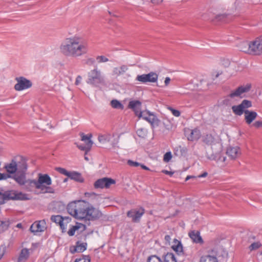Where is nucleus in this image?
<instances>
[{
	"mask_svg": "<svg viewBox=\"0 0 262 262\" xmlns=\"http://www.w3.org/2000/svg\"><path fill=\"white\" fill-rule=\"evenodd\" d=\"M68 213L74 218L87 221H95L100 218L102 214L88 202L83 200L70 203L67 206Z\"/></svg>",
	"mask_w": 262,
	"mask_h": 262,
	"instance_id": "f257e3e1",
	"label": "nucleus"
},
{
	"mask_svg": "<svg viewBox=\"0 0 262 262\" xmlns=\"http://www.w3.org/2000/svg\"><path fill=\"white\" fill-rule=\"evenodd\" d=\"M89 50L88 41L77 35L66 38L60 46L61 53L68 57H79L86 54Z\"/></svg>",
	"mask_w": 262,
	"mask_h": 262,
	"instance_id": "f03ea898",
	"label": "nucleus"
},
{
	"mask_svg": "<svg viewBox=\"0 0 262 262\" xmlns=\"http://www.w3.org/2000/svg\"><path fill=\"white\" fill-rule=\"evenodd\" d=\"M36 188L44 193H54L55 190L51 187L52 179L48 174L39 173L36 180Z\"/></svg>",
	"mask_w": 262,
	"mask_h": 262,
	"instance_id": "7ed1b4c3",
	"label": "nucleus"
},
{
	"mask_svg": "<svg viewBox=\"0 0 262 262\" xmlns=\"http://www.w3.org/2000/svg\"><path fill=\"white\" fill-rule=\"evenodd\" d=\"M29 199L28 194L14 190H8L4 192H0V204L10 200H28Z\"/></svg>",
	"mask_w": 262,
	"mask_h": 262,
	"instance_id": "20e7f679",
	"label": "nucleus"
},
{
	"mask_svg": "<svg viewBox=\"0 0 262 262\" xmlns=\"http://www.w3.org/2000/svg\"><path fill=\"white\" fill-rule=\"evenodd\" d=\"M103 82L104 78L101 72L97 68L94 69L88 73L87 83L97 86Z\"/></svg>",
	"mask_w": 262,
	"mask_h": 262,
	"instance_id": "39448f33",
	"label": "nucleus"
},
{
	"mask_svg": "<svg viewBox=\"0 0 262 262\" xmlns=\"http://www.w3.org/2000/svg\"><path fill=\"white\" fill-rule=\"evenodd\" d=\"M158 75L155 72H150L146 74L138 75L136 80L143 83L147 82L154 83L157 81Z\"/></svg>",
	"mask_w": 262,
	"mask_h": 262,
	"instance_id": "423d86ee",
	"label": "nucleus"
},
{
	"mask_svg": "<svg viewBox=\"0 0 262 262\" xmlns=\"http://www.w3.org/2000/svg\"><path fill=\"white\" fill-rule=\"evenodd\" d=\"M17 83L14 85V89L16 91H21L32 86V82L30 80L24 77L16 78Z\"/></svg>",
	"mask_w": 262,
	"mask_h": 262,
	"instance_id": "0eeeda50",
	"label": "nucleus"
},
{
	"mask_svg": "<svg viewBox=\"0 0 262 262\" xmlns=\"http://www.w3.org/2000/svg\"><path fill=\"white\" fill-rule=\"evenodd\" d=\"M252 106V103L250 101L244 100L242 102L237 105H233L232 106V110L234 114L238 116H241L246 108L250 107Z\"/></svg>",
	"mask_w": 262,
	"mask_h": 262,
	"instance_id": "6e6552de",
	"label": "nucleus"
},
{
	"mask_svg": "<svg viewBox=\"0 0 262 262\" xmlns=\"http://www.w3.org/2000/svg\"><path fill=\"white\" fill-rule=\"evenodd\" d=\"M80 135L81 137V141L88 140V143H86V145L79 144L78 143H76V144L79 149L84 151L85 154H86L90 150L93 143L91 140L92 136L91 134L85 135L83 133H80Z\"/></svg>",
	"mask_w": 262,
	"mask_h": 262,
	"instance_id": "1a4fd4ad",
	"label": "nucleus"
},
{
	"mask_svg": "<svg viewBox=\"0 0 262 262\" xmlns=\"http://www.w3.org/2000/svg\"><path fill=\"white\" fill-rule=\"evenodd\" d=\"M115 183V181L108 178H103L97 180L94 184L96 189L108 188L110 186Z\"/></svg>",
	"mask_w": 262,
	"mask_h": 262,
	"instance_id": "9d476101",
	"label": "nucleus"
},
{
	"mask_svg": "<svg viewBox=\"0 0 262 262\" xmlns=\"http://www.w3.org/2000/svg\"><path fill=\"white\" fill-rule=\"evenodd\" d=\"M98 139L101 144L110 143L113 147H116L118 143V139H114V135L110 134L100 135Z\"/></svg>",
	"mask_w": 262,
	"mask_h": 262,
	"instance_id": "9b49d317",
	"label": "nucleus"
},
{
	"mask_svg": "<svg viewBox=\"0 0 262 262\" xmlns=\"http://www.w3.org/2000/svg\"><path fill=\"white\" fill-rule=\"evenodd\" d=\"M251 54L260 55L262 54V37H257L251 41Z\"/></svg>",
	"mask_w": 262,
	"mask_h": 262,
	"instance_id": "f8f14e48",
	"label": "nucleus"
},
{
	"mask_svg": "<svg viewBox=\"0 0 262 262\" xmlns=\"http://www.w3.org/2000/svg\"><path fill=\"white\" fill-rule=\"evenodd\" d=\"M145 212L144 209L140 208L139 209H133L128 211L127 213L128 217L132 219L133 222L137 223L140 221L142 216Z\"/></svg>",
	"mask_w": 262,
	"mask_h": 262,
	"instance_id": "ddd939ff",
	"label": "nucleus"
},
{
	"mask_svg": "<svg viewBox=\"0 0 262 262\" xmlns=\"http://www.w3.org/2000/svg\"><path fill=\"white\" fill-rule=\"evenodd\" d=\"M128 69V66L126 64H121L118 67H114L112 70V75L118 77L125 74Z\"/></svg>",
	"mask_w": 262,
	"mask_h": 262,
	"instance_id": "4468645a",
	"label": "nucleus"
},
{
	"mask_svg": "<svg viewBox=\"0 0 262 262\" xmlns=\"http://www.w3.org/2000/svg\"><path fill=\"white\" fill-rule=\"evenodd\" d=\"M187 138L189 141H197L201 137V134L199 129L194 128L193 129H189L186 132Z\"/></svg>",
	"mask_w": 262,
	"mask_h": 262,
	"instance_id": "2eb2a0df",
	"label": "nucleus"
},
{
	"mask_svg": "<svg viewBox=\"0 0 262 262\" xmlns=\"http://www.w3.org/2000/svg\"><path fill=\"white\" fill-rule=\"evenodd\" d=\"M86 229V226L82 223H76L75 225L72 226L68 231L69 236H73L75 232L81 233Z\"/></svg>",
	"mask_w": 262,
	"mask_h": 262,
	"instance_id": "dca6fc26",
	"label": "nucleus"
},
{
	"mask_svg": "<svg viewBox=\"0 0 262 262\" xmlns=\"http://www.w3.org/2000/svg\"><path fill=\"white\" fill-rule=\"evenodd\" d=\"M46 222L44 220L34 222L30 227V230L32 232L36 233L44 231Z\"/></svg>",
	"mask_w": 262,
	"mask_h": 262,
	"instance_id": "f3484780",
	"label": "nucleus"
},
{
	"mask_svg": "<svg viewBox=\"0 0 262 262\" xmlns=\"http://www.w3.org/2000/svg\"><path fill=\"white\" fill-rule=\"evenodd\" d=\"M257 116V113L254 111L245 110L244 116L246 123L248 125L250 124L256 118Z\"/></svg>",
	"mask_w": 262,
	"mask_h": 262,
	"instance_id": "a211bd4d",
	"label": "nucleus"
},
{
	"mask_svg": "<svg viewBox=\"0 0 262 262\" xmlns=\"http://www.w3.org/2000/svg\"><path fill=\"white\" fill-rule=\"evenodd\" d=\"M237 47L241 51L244 52L249 54H251V41H241L238 43Z\"/></svg>",
	"mask_w": 262,
	"mask_h": 262,
	"instance_id": "6ab92c4d",
	"label": "nucleus"
},
{
	"mask_svg": "<svg viewBox=\"0 0 262 262\" xmlns=\"http://www.w3.org/2000/svg\"><path fill=\"white\" fill-rule=\"evenodd\" d=\"M226 154L231 159H235L240 155V149L237 146L229 147L227 149Z\"/></svg>",
	"mask_w": 262,
	"mask_h": 262,
	"instance_id": "aec40b11",
	"label": "nucleus"
},
{
	"mask_svg": "<svg viewBox=\"0 0 262 262\" xmlns=\"http://www.w3.org/2000/svg\"><path fill=\"white\" fill-rule=\"evenodd\" d=\"M189 236L193 243L202 244L203 240L200 235V232L198 231L193 230L189 233Z\"/></svg>",
	"mask_w": 262,
	"mask_h": 262,
	"instance_id": "412c9836",
	"label": "nucleus"
},
{
	"mask_svg": "<svg viewBox=\"0 0 262 262\" xmlns=\"http://www.w3.org/2000/svg\"><path fill=\"white\" fill-rule=\"evenodd\" d=\"M51 220L52 222L59 225L62 232L66 231L67 227L64 223V219L61 215H52L51 217Z\"/></svg>",
	"mask_w": 262,
	"mask_h": 262,
	"instance_id": "4be33fe9",
	"label": "nucleus"
},
{
	"mask_svg": "<svg viewBox=\"0 0 262 262\" xmlns=\"http://www.w3.org/2000/svg\"><path fill=\"white\" fill-rule=\"evenodd\" d=\"M17 163V172L25 173L27 169V165L26 160L20 157L18 161L16 162Z\"/></svg>",
	"mask_w": 262,
	"mask_h": 262,
	"instance_id": "5701e85b",
	"label": "nucleus"
},
{
	"mask_svg": "<svg viewBox=\"0 0 262 262\" xmlns=\"http://www.w3.org/2000/svg\"><path fill=\"white\" fill-rule=\"evenodd\" d=\"M249 90V88H246L244 86H240L236 89L234 91L232 92L229 95L231 98H234L235 97H240L241 95L244 93L247 92Z\"/></svg>",
	"mask_w": 262,
	"mask_h": 262,
	"instance_id": "b1692460",
	"label": "nucleus"
},
{
	"mask_svg": "<svg viewBox=\"0 0 262 262\" xmlns=\"http://www.w3.org/2000/svg\"><path fill=\"white\" fill-rule=\"evenodd\" d=\"M13 179L20 185H24L26 183L25 173L17 172L14 176Z\"/></svg>",
	"mask_w": 262,
	"mask_h": 262,
	"instance_id": "393cba45",
	"label": "nucleus"
},
{
	"mask_svg": "<svg viewBox=\"0 0 262 262\" xmlns=\"http://www.w3.org/2000/svg\"><path fill=\"white\" fill-rule=\"evenodd\" d=\"M209 159L215 160L217 163L221 164L225 162L226 158L221 152H219L211 155Z\"/></svg>",
	"mask_w": 262,
	"mask_h": 262,
	"instance_id": "a878e982",
	"label": "nucleus"
},
{
	"mask_svg": "<svg viewBox=\"0 0 262 262\" xmlns=\"http://www.w3.org/2000/svg\"><path fill=\"white\" fill-rule=\"evenodd\" d=\"M146 121L150 123L151 125L153 127L158 126L160 122V120L158 119L157 117L152 113L149 115V116H148Z\"/></svg>",
	"mask_w": 262,
	"mask_h": 262,
	"instance_id": "bb28decb",
	"label": "nucleus"
},
{
	"mask_svg": "<svg viewBox=\"0 0 262 262\" xmlns=\"http://www.w3.org/2000/svg\"><path fill=\"white\" fill-rule=\"evenodd\" d=\"M29 249L27 248H23L19 254L18 258V262L26 261L29 256Z\"/></svg>",
	"mask_w": 262,
	"mask_h": 262,
	"instance_id": "cd10ccee",
	"label": "nucleus"
},
{
	"mask_svg": "<svg viewBox=\"0 0 262 262\" xmlns=\"http://www.w3.org/2000/svg\"><path fill=\"white\" fill-rule=\"evenodd\" d=\"M68 178L78 182H83V178L81 174L76 171H70Z\"/></svg>",
	"mask_w": 262,
	"mask_h": 262,
	"instance_id": "c85d7f7f",
	"label": "nucleus"
},
{
	"mask_svg": "<svg viewBox=\"0 0 262 262\" xmlns=\"http://www.w3.org/2000/svg\"><path fill=\"white\" fill-rule=\"evenodd\" d=\"M7 171L10 173H13L17 171L16 161L12 160V162L5 166Z\"/></svg>",
	"mask_w": 262,
	"mask_h": 262,
	"instance_id": "c756f323",
	"label": "nucleus"
},
{
	"mask_svg": "<svg viewBox=\"0 0 262 262\" xmlns=\"http://www.w3.org/2000/svg\"><path fill=\"white\" fill-rule=\"evenodd\" d=\"M174 244L172 246V249L178 254L183 253V247L180 242L177 239H174Z\"/></svg>",
	"mask_w": 262,
	"mask_h": 262,
	"instance_id": "7c9ffc66",
	"label": "nucleus"
},
{
	"mask_svg": "<svg viewBox=\"0 0 262 262\" xmlns=\"http://www.w3.org/2000/svg\"><path fill=\"white\" fill-rule=\"evenodd\" d=\"M163 262H177L174 255L172 253H167L162 257Z\"/></svg>",
	"mask_w": 262,
	"mask_h": 262,
	"instance_id": "2f4dec72",
	"label": "nucleus"
},
{
	"mask_svg": "<svg viewBox=\"0 0 262 262\" xmlns=\"http://www.w3.org/2000/svg\"><path fill=\"white\" fill-rule=\"evenodd\" d=\"M86 243H81L79 242H77L76 246L74 248V250L72 251V252H82L86 249Z\"/></svg>",
	"mask_w": 262,
	"mask_h": 262,
	"instance_id": "473e14b6",
	"label": "nucleus"
},
{
	"mask_svg": "<svg viewBox=\"0 0 262 262\" xmlns=\"http://www.w3.org/2000/svg\"><path fill=\"white\" fill-rule=\"evenodd\" d=\"M200 262H219L216 257L210 255L202 256L200 259Z\"/></svg>",
	"mask_w": 262,
	"mask_h": 262,
	"instance_id": "72a5a7b5",
	"label": "nucleus"
},
{
	"mask_svg": "<svg viewBox=\"0 0 262 262\" xmlns=\"http://www.w3.org/2000/svg\"><path fill=\"white\" fill-rule=\"evenodd\" d=\"M203 141L208 145H212L215 142L213 137L210 134L204 136L203 137Z\"/></svg>",
	"mask_w": 262,
	"mask_h": 262,
	"instance_id": "f704fd0d",
	"label": "nucleus"
},
{
	"mask_svg": "<svg viewBox=\"0 0 262 262\" xmlns=\"http://www.w3.org/2000/svg\"><path fill=\"white\" fill-rule=\"evenodd\" d=\"M36 180H27L26 183H25V188L28 191H31L32 188L35 186L36 188Z\"/></svg>",
	"mask_w": 262,
	"mask_h": 262,
	"instance_id": "c9c22d12",
	"label": "nucleus"
},
{
	"mask_svg": "<svg viewBox=\"0 0 262 262\" xmlns=\"http://www.w3.org/2000/svg\"><path fill=\"white\" fill-rule=\"evenodd\" d=\"M141 105V103L139 101H131L129 102L128 106L129 108L133 109L135 111V113L137 112L138 113L139 111H138V109L139 108Z\"/></svg>",
	"mask_w": 262,
	"mask_h": 262,
	"instance_id": "e433bc0d",
	"label": "nucleus"
},
{
	"mask_svg": "<svg viewBox=\"0 0 262 262\" xmlns=\"http://www.w3.org/2000/svg\"><path fill=\"white\" fill-rule=\"evenodd\" d=\"M111 105L113 108L116 109L123 110L124 108L123 104L116 99L112 100L111 101Z\"/></svg>",
	"mask_w": 262,
	"mask_h": 262,
	"instance_id": "4c0bfd02",
	"label": "nucleus"
},
{
	"mask_svg": "<svg viewBox=\"0 0 262 262\" xmlns=\"http://www.w3.org/2000/svg\"><path fill=\"white\" fill-rule=\"evenodd\" d=\"M9 226L8 221H3L0 220V233H2L8 229Z\"/></svg>",
	"mask_w": 262,
	"mask_h": 262,
	"instance_id": "58836bf2",
	"label": "nucleus"
},
{
	"mask_svg": "<svg viewBox=\"0 0 262 262\" xmlns=\"http://www.w3.org/2000/svg\"><path fill=\"white\" fill-rule=\"evenodd\" d=\"M151 113L148 111H143L139 112L138 113L137 112L136 115L138 116L139 118H142L144 120H146L148 117V116H149Z\"/></svg>",
	"mask_w": 262,
	"mask_h": 262,
	"instance_id": "ea45409f",
	"label": "nucleus"
},
{
	"mask_svg": "<svg viewBox=\"0 0 262 262\" xmlns=\"http://www.w3.org/2000/svg\"><path fill=\"white\" fill-rule=\"evenodd\" d=\"M137 134L139 137L145 138L147 136V130L144 128H140L137 129Z\"/></svg>",
	"mask_w": 262,
	"mask_h": 262,
	"instance_id": "a19ab883",
	"label": "nucleus"
},
{
	"mask_svg": "<svg viewBox=\"0 0 262 262\" xmlns=\"http://www.w3.org/2000/svg\"><path fill=\"white\" fill-rule=\"evenodd\" d=\"M147 262H163L162 259L157 255H153L149 256Z\"/></svg>",
	"mask_w": 262,
	"mask_h": 262,
	"instance_id": "79ce46f5",
	"label": "nucleus"
},
{
	"mask_svg": "<svg viewBox=\"0 0 262 262\" xmlns=\"http://www.w3.org/2000/svg\"><path fill=\"white\" fill-rule=\"evenodd\" d=\"M56 170L59 173L66 176L68 177L70 171H67L66 169L61 167H57Z\"/></svg>",
	"mask_w": 262,
	"mask_h": 262,
	"instance_id": "37998d69",
	"label": "nucleus"
},
{
	"mask_svg": "<svg viewBox=\"0 0 262 262\" xmlns=\"http://www.w3.org/2000/svg\"><path fill=\"white\" fill-rule=\"evenodd\" d=\"M96 60L98 63L106 62L108 61V59L104 56H98Z\"/></svg>",
	"mask_w": 262,
	"mask_h": 262,
	"instance_id": "c03bdc74",
	"label": "nucleus"
},
{
	"mask_svg": "<svg viewBox=\"0 0 262 262\" xmlns=\"http://www.w3.org/2000/svg\"><path fill=\"white\" fill-rule=\"evenodd\" d=\"M172 158V155L170 151L167 152L164 155L163 160L165 162H168Z\"/></svg>",
	"mask_w": 262,
	"mask_h": 262,
	"instance_id": "a18cd8bd",
	"label": "nucleus"
},
{
	"mask_svg": "<svg viewBox=\"0 0 262 262\" xmlns=\"http://www.w3.org/2000/svg\"><path fill=\"white\" fill-rule=\"evenodd\" d=\"M259 243H253L250 246L249 249L251 251L258 249L260 247Z\"/></svg>",
	"mask_w": 262,
	"mask_h": 262,
	"instance_id": "49530a36",
	"label": "nucleus"
},
{
	"mask_svg": "<svg viewBox=\"0 0 262 262\" xmlns=\"http://www.w3.org/2000/svg\"><path fill=\"white\" fill-rule=\"evenodd\" d=\"M169 110L171 111L172 115L175 117H179L181 115L180 112L177 110H175L171 107H169Z\"/></svg>",
	"mask_w": 262,
	"mask_h": 262,
	"instance_id": "de8ad7c7",
	"label": "nucleus"
},
{
	"mask_svg": "<svg viewBox=\"0 0 262 262\" xmlns=\"http://www.w3.org/2000/svg\"><path fill=\"white\" fill-rule=\"evenodd\" d=\"M6 252V246L4 245L0 246V260L4 255Z\"/></svg>",
	"mask_w": 262,
	"mask_h": 262,
	"instance_id": "09e8293b",
	"label": "nucleus"
},
{
	"mask_svg": "<svg viewBox=\"0 0 262 262\" xmlns=\"http://www.w3.org/2000/svg\"><path fill=\"white\" fill-rule=\"evenodd\" d=\"M127 163H128V164L129 165H130L131 166H134V167H137V166L140 165V163H138L137 162L133 161L130 160H129L127 161Z\"/></svg>",
	"mask_w": 262,
	"mask_h": 262,
	"instance_id": "8fccbe9b",
	"label": "nucleus"
},
{
	"mask_svg": "<svg viewBox=\"0 0 262 262\" xmlns=\"http://www.w3.org/2000/svg\"><path fill=\"white\" fill-rule=\"evenodd\" d=\"M253 125L256 128H259V127H262V121H255L253 124Z\"/></svg>",
	"mask_w": 262,
	"mask_h": 262,
	"instance_id": "3c124183",
	"label": "nucleus"
},
{
	"mask_svg": "<svg viewBox=\"0 0 262 262\" xmlns=\"http://www.w3.org/2000/svg\"><path fill=\"white\" fill-rule=\"evenodd\" d=\"M82 80V77L80 76H78L76 79L75 84L78 85Z\"/></svg>",
	"mask_w": 262,
	"mask_h": 262,
	"instance_id": "603ef678",
	"label": "nucleus"
},
{
	"mask_svg": "<svg viewBox=\"0 0 262 262\" xmlns=\"http://www.w3.org/2000/svg\"><path fill=\"white\" fill-rule=\"evenodd\" d=\"M162 172L166 174H168V175H169L170 176H172L173 174V172L172 171H168L167 170H163L162 171Z\"/></svg>",
	"mask_w": 262,
	"mask_h": 262,
	"instance_id": "864d4df0",
	"label": "nucleus"
},
{
	"mask_svg": "<svg viewBox=\"0 0 262 262\" xmlns=\"http://www.w3.org/2000/svg\"><path fill=\"white\" fill-rule=\"evenodd\" d=\"M170 81V78L168 77H166L165 81H164V83H165V86H167L169 84Z\"/></svg>",
	"mask_w": 262,
	"mask_h": 262,
	"instance_id": "5fc2aeb1",
	"label": "nucleus"
},
{
	"mask_svg": "<svg viewBox=\"0 0 262 262\" xmlns=\"http://www.w3.org/2000/svg\"><path fill=\"white\" fill-rule=\"evenodd\" d=\"M75 262H90V259H88L83 260L81 259H76L75 260Z\"/></svg>",
	"mask_w": 262,
	"mask_h": 262,
	"instance_id": "6e6d98bb",
	"label": "nucleus"
},
{
	"mask_svg": "<svg viewBox=\"0 0 262 262\" xmlns=\"http://www.w3.org/2000/svg\"><path fill=\"white\" fill-rule=\"evenodd\" d=\"M9 177L7 174L0 173V180L6 179Z\"/></svg>",
	"mask_w": 262,
	"mask_h": 262,
	"instance_id": "4d7b16f0",
	"label": "nucleus"
},
{
	"mask_svg": "<svg viewBox=\"0 0 262 262\" xmlns=\"http://www.w3.org/2000/svg\"><path fill=\"white\" fill-rule=\"evenodd\" d=\"M152 3L156 4H158L163 2V0H151Z\"/></svg>",
	"mask_w": 262,
	"mask_h": 262,
	"instance_id": "13d9d810",
	"label": "nucleus"
},
{
	"mask_svg": "<svg viewBox=\"0 0 262 262\" xmlns=\"http://www.w3.org/2000/svg\"><path fill=\"white\" fill-rule=\"evenodd\" d=\"M196 177L193 176H187L185 179V181H187L190 179H195Z\"/></svg>",
	"mask_w": 262,
	"mask_h": 262,
	"instance_id": "bf43d9fd",
	"label": "nucleus"
},
{
	"mask_svg": "<svg viewBox=\"0 0 262 262\" xmlns=\"http://www.w3.org/2000/svg\"><path fill=\"white\" fill-rule=\"evenodd\" d=\"M165 239L168 243H169L171 239L170 236L168 235H166L165 236Z\"/></svg>",
	"mask_w": 262,
	"mask_h": 262,
	"instance_id": "052dcab7",
	"label": "nucleus"
},
{
	"mask_svg": "<svg viewBox=\"0 0 262 262\" xmlns=\"http://www.w3.org/2000/svg\"><path fill=\"white\" fill-rule=\"evenodd\" d=\"M208 173L206 172H204L203 173L199 175L198 176V178H204L206 177L207 176Z\"/></svg>",
	"mask_w": 262,
	"mask_h": 262,
	"instance_id": "680f3d73",
	"label": "nucleus"
},
{
	"mask_svg": "<svg viewBox=\"0 0 262 262\" xmlns=\"http://www.w3.org/2000/svg\"><path fill=\"white\" fill-rule=\"evenodd\" d=\"M140 166L142 167V169H145V170H149V168L148 167H147L146 166H145V165H143V164H140Z\"/></svg>",
	"mask_w": 262,
	"mask_h": 262,
	"instance_id": "e2e57ef3",
	"label": "nucleus"
},
{
	"mask_svg": "<svg viewBox=\"0 0 262 262\" xmlns=\"http://www.w3.org/2000/svg\"><path fill=\"white\" fill-rule=\"evenodd\" d=\"M93 195H96V193H95L94 192H92V193L86 192V193H85V195L86 196H92Z\"/></svg>",
	"mask_w": 262,
	"mask_h": 262,
	"instance_id": "0e129e2a",
	"label": "nucleus"
},
{
	"mask_svg": "<svg viewBox=\"0 0 262 262\" xmlns=\"http://www.w3.org/2000/svg\"><path fill=\"white\" fill-rule=\"evenodd\" d=\"M221 74H222V72H221V71L216 72L214 73V74H215L214 76H215V78H217Z\"/></svg>",
	"mask_w": 262,
	"mask_h": 262,
	"instance_id": "69168bd1",
	"label": "nucleus"
},
{
	"mask_svg": "<svg viewBox=\"0 0 262 262\" xmlns=\"http://www.w3.org/2000/svg\"><path fill=\"white\" fill-rule=\"evenodd\" d=\"M17 226V227H18V228H20V227H21V224H20V223H19V224H18L17 225V226Z\"/></svg>",
	"mask_w": 262,
	"mask_h": 262,
	"instance_id": "338daca9",
	"label": "nucleus"
},
{
	"mask_svg": "<svg viewBox=\"0 0 262 262\" xmlns=\"http://www.w3.org/2000/svg\"><path fill=\"white\" fill-rule=\"evenodd\" d=\"M84 159H85V160H86V161H89V158H88L87 157L85 156Z\"/></svg>",
	"mask_w": 262,
	"mask_h": 262,
	"instance_id": "774afa93",
	"label": "nucleus"
}]
</instances>
